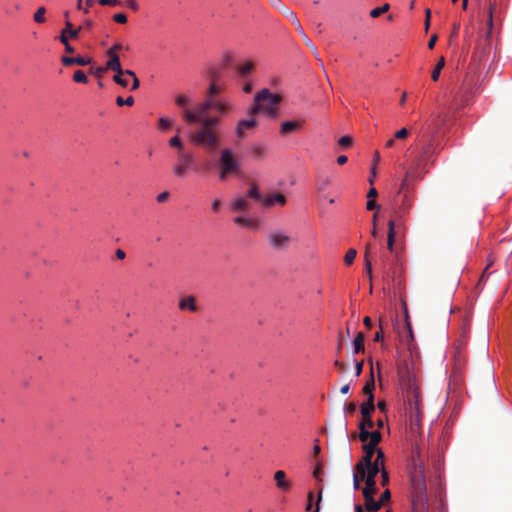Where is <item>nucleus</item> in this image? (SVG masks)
Returning <instances> with one entry per match:
<instances>
[{"label":"nucleus","mask_w":512,"mask_h":512,"mask_svg":"<svg viewBox=\"0 0 512 512\" xmlns=\"http://www.w3.org/2000/svg\"><path fill=\"white\" fill-rule=\"evenodd\" d=\"M330 185L329 179H322L318 182L317 189L319 192L324 191Z\"/></svg>","instance_id":"obj_57"},{"label":"nucleus","mask_w":512,"mask_h":512,"mask_svg":"<svg viewBox=\"0 0 512 512\" xmlns=\"http://www.w3.org/2000/svg\"><path fill=\"white\" fill-rule=\"evenodd\" d=\"M412 200L410 199V196L407 191L403 193V199L401 204L398 208L394 209L390 220H396L397 223L403 222L404 223V217L406 214H408L410 208L412 207Z\"/></svg>","instance_id":"obj_12"},{"label":"nucleus","mask_w":512,"mask_h":512,"mask_svg":"<svg viewBox=\"0 0 512 512\" xmlns=\"http://www.w3.org/2000/svg\"><path fill=\"white\" fill-rule=\"evenodd\" d=\"M382 439L381 433L376 432L373 435V439H371L368 443L363 444L362 449L364 452V455L362 459L359 462H365V464H370V461H374L373 457L376 454L378 455V451L380 450L377 448L378 444L380 443Z\"/></svg>","instance_id":"obj_8"},{"label":"nucleus","mask_w":512,"mask_h":512,"mask_svg":"<svg viewBox=\"0 0 512 512\" xmlns=\"http://www.w3.org/2000/svg\"><path fill=\"white\" fill-rule=\"evenodd\" d=\"M357 405L355 402H350L345 406V411L349 414H353L356 411Z\"/></svg>","instance_id":"obj_61"},{"label":"nucleus","mask_w":512,"mask_h":512,"mask_svg":"<svg viewBox=\"0 0 512 512\" xmlns=\"http://www.w3.org/2000/svg\"><path fill=\"white\" fill-rule=\"evenodd\" d=\"M109 57V60L106 62V65H105V69L106 71L107 70H112L114 71L115 73H120L122 74V66H121V63H120V58L119 56H112V55H107Z\"/></svg>","instance_id":"obj_21"},{"label":"nucleus","mask_w":512,"mask_h":512,"mask_svg":"<svg viewBox=\"0 0 512 512\" xmlns=\"http://www.w3.org/2000/svg\"><path fill=\"white\" fill-rule=\"evenodd\" d=\"M366 207L368 210H374L376 209L378 206L376 204V202L373 200V199H369L366 203Z\"/></svg>","instance_id":"obj_63"},{"label":"nucleus","mask_w":512,"mask_h":512,"mask_svg":"<svg viewBox=\"0 0 512 512\" xmlns=\"http://www.w3.org/2000/svg\"><path fill=\"white\" fill-rule=\"evenodd\" d=\"M234 222L238 225L249 227V228H257L258 227L257 221L250 219V218L236 217L234 219Z\"/></svg>","instance_id":"obj_28"},{"label":"nucleus","mask_w":512,"mask_h":512,"mask_svg":"<svg viewBox=\"0 0 512 512\" xmlns=\"http://www.w3.org/2000/svg\"><path fill=\"white\" fill-rule=\"evenodd\" d=\"M281 99L279 94H273L266 88L262 89L254 96V104L248 109L247 114L257 115L260 112H265L271 118H275Z\"/></svg>","instance_id":"obj_4"},{"label":"nucleus","mask_w":512,"mask_h":512,"mask_svg":"<svg viewBox=\"0 0 512 512\" xmlns=\"http://www.w3.org/2000/svg\"><path fill=\"white\" fill-rule=\"evenodd\" d=\"M268 241L273 249L282 251L288 249L291 237L281 231H272L268 236Z\"/></svg>","instance_id":"obj_11"},{"label":"nucleus","mask_w":512,"mask_h":512,"mask_svg":"<svg viewBox=\"0 0 512 512\" xmlns=\"http://www.w3.org/2000/svg\"><path fill=\"white\" fill-rule=\"evenodd\" d=\"M113 80L115 83H117L118 85H120L123 88H126L128 86V80L125 79L124 76L120 73H116L113 76Z\"/></svg>","instance_id":"obj_43"},{"label":"nucleus","mask_w":512,"mask_h":512,"mask_svg":"<svg viewBox=\"0 0 512 512\" xmlns=\"http://www.w3.org/2000/svg\"><path fill=\"white\" fill-rule=\"evenodd\" d=\"M220 206H221V202H220V200H219V199H215V200L212 202V206H211V208H212V210H213L214 212H218V211H219V209H220Z\"/></svg>","instance_id":"obj_64"},{"label":"nucleus","mask_w":512,"mask_h":512,"mask_svg":"<svg viewBox=\"0 0 512 512\" xmlns=\"http://www.w3.org/2000/svg\"><path fill=\"white\" fill-rule=\"evenodd\" d=\"M499 12H500V8L497 5V0L490 1L489 11H488L489 16L494 17Z\"/></svg>","instance_id":"obj_44"},{"label":"nucleus","mask_w":512,"mask_h":512,"mask_svg":"<svg viewBox=\"0 0 512 512\" xmlns=\"http://www.w3.org/2000/svg\"><path fill=\"white\" fill-rule=\"evenodd\" d=\"M287 200L285 195L281 193H274L266 196L262 200L263 206L266 208H271L274 205L284 206L286 204Z\"/></svg>","instance_id":"obj_16"},{"label":"nucleus","mask_w":512,"mask_h":512,"mask_svg":"<svg viewBox=\"0 0 512 512\" xmlns=\"http://www.w3.org/2000/svg\"><path fill=\"white\" fill-rule=\"evenodd\" d=\"M252 155L255 158H263L265 156V148L261 145H256L252 148Z\"/></svg>","instance_id":"obj_42"},{"label":"nucleus","mask_w":512,"mask_h":512,"mask_svg":"<svg viewBox=\"0 0 512 512\" xmlns=\"http://www.w3.org/2000/svg\"><path fill=\"white\" fill-rule=\"evenodd\" d=\"M59 40L65 46V51L67 53H73L75 51L74 48L69 44L68 37L65 35V33L60 34Z\"/></svg>","instance_id":"obj_41"},{"label":"nucleus","mask_w":512,"mask_h":512,"mask_svg":"<svg viewBox=\"0 0 512 512\" xmlns=\"http://www.w3.org/2000/svg\"><path fill=\"white\" fill-rule=\"evenodd\" d=\"M113 20L119 24L127 23V16L124 13H117L113 16Z\"/></svg>","instance_id":"obj_52"},{"label":"nucleus","mask_w":512,"mask_h":512,"mask_svg":"<svg viewBox=\"0 0 512 512\" xmlns=\"http://www.w3.org/2000/svg\"><path fill=\"white\" fill-rule=\"evenodd\" d=\"M81 30V27L74 29L71 22L67 21L65 28L61 31V33H65L68 38L76 39L79 36V32Z\"/></svg>","instance_id":"obj_25"},{"label":"nucleus","mask_w":512,"mask_h":512,"mask_svg":"<svg viewBox=\"0 0 512 512\" xmlns=\"http://www.w3.org/2000/svg\"><path fill=\"white\" fill-rule=\"evenodd\" d=\"M356 255H357V251L353 248H350L347 252H346V255L344 257V262L346 265H351L355 258H356Z\"/></svg>","instance_id":"obj_39"},{"label":"nucleus","mask_w":512,"mask_h":512,"mask_svg":"<svg viewBox=\"0 0 512 512\" xmlns=\"http://www.w3.org/2000/svg\"><path fill=\"white\" fill-rule=\"evenodd\" d=\"M222 90V85L218 83V73L211 72L205 99L197 103L193 110H186L184 113V122L190 125L200 124L199 128L188 133L190 142L206 150H216L220 146L221 138L217 130L220 118L234 109L231 101L215 98Z\"/></svg>","instance_id":"obj_1"},{"label":"nucleus","mask_w":512,"mask_h":512,"mask_svg":"<svg viewBox=\"0 0 512 512\" xmlns=\"http://www.w3.org/2000/svg\"><path fill=\"white\" fill-rule=\"evenodd\" d=\"M254 69V63L252 61H247L245 62L242 66H239L237 68L238 70V73L244 77L246 75H248L249 73H251Z\"/></svg>","instance_id":"obj_32"},{"label":"nucleus","mask_w":512,"mask_h":512,"mask_svg":"<svg viewBox=\"0 0 512 512\" xmlns=\"http://www.w3.org/2000/svg\"><path fill=\"white\" fill-rule=\"evenodd\" d=\"M125 5L133 11H138L140 8L139 3L136 0H126Z\"/></svg>","instance_id":"obj_54"},{"label":"nucleus","mask_w":512,"mask_h":512,"mask_svg":"<svg viewBox=\"0 0 512 512\" xmlns=\"http://www.w3.org/2000/svg\"><path fill=\"white\" fill-rule=\"evenodd\" d=\"M91 62H92V59L89 57L85 58V57L78 56V57H75L74 64H77L80 66H85V65L91 64Z\"/></svg>","instance_id":"obj_48"},{"label":"nucleus","mask_w":512,"mask_h":512,"mask_svg":"<svg viewBox=\"0 0 512 512\" xmlns=\"http://www.w3.org/2000/svg\"><path fill=\"white\" fill-rule=\"evenodd\" d=\"M274 480L276 487L282 492H288L292 487L291 481L286 478V473L283 470L274 473Z\"/></svg>","instance_id":"obj_15"},{"label":"nucleus","mask_w":512,"mask_h":512,"mask_svg":"<svg viewBox=\"0 0 512 512\" xmlns=\"http://www.w3.org/2000/svg\"><path fill=\"white\" fill-rule=\"evenodd\" d=\"M99 5L101 6H117L120 5V0H98Z\"/></svg>","instance_id":"obj_53"},{"label":"nucleus","mask_w":512,"mask_h":512,"mask_svg":"<svg viewBox=\"0 0 512 512\" xmlns=\"http://www.w3.org/2000/svg\"><path fill=\"white\" fill-rule=\"evenodd\" d=\"M116 103L118 106H123V105L132 106L134 104V98L132 96H129L128 98H126L124 100L121 96H119L116 99Z\"/></svg>","instance_id":"obj_45"},{"label":"nucleus","mask_w":512,"mask_h":512,"mask_svg":"<svg viewBox=\"0 0 512 512\" xmlns=\"http://www.w3.org/2000/svg\"><path fill=\"white\" fill-rule=\"evenodd\" d=\"M169 145L171 147H175L177 148V155L180 154V151H185L184 150V147H183V143H182V140L180 139V137L178 135L172 137L170 140H169Z\"/></svg>","instance_id":"obj_33"},{"label":"nucleus","mask_w":512,"mask_h":512,"mask_svg":"<svg viewBox=\"0 0 512 512\" xmlns=\"http://www.w3.org/2000/svg\"><path fill=\"white\" fill-rule=\"evenodd\" d=\"M359 440L365 444V443H368L371 439H373V435L374 433L376 432H379L378 430H375V431H369V429H366V428H359Z\"/></svg>","instance_id":"obj_27"},{"label":"nucleus","mask_w":512,"mask_h":512,"mask_svg":"<svg viewBox=\"0 0 512 512\" xmlns=\"http://www.w3.org/2000/svg\"><path fill=\"white\" fill-rule=\"evenodd\" d=\"M411 177V173L407 172L405 175V178L402 180L401 187L399 189V194H402L405 192V188L408 185V179Z\"/></svg>","instance_id":"obj_59"},{"label":"nucleus","mask_w":512,"mask_h":512,"mask_svg":"<svg viewBox=\"0 0 512 512\" xmlns=\"http://www.w3.org/2000/svg\"><path fill=\"white\" fill-rule=\"evenodd\" d=\"M354 352L359 353L364 351V334L359 332L354 339Z\"/></svg>","instance_id":"obj_29"},{"label":"nucleus","mask_w":512,"mask_h":512,"mask_svg":"<svg viewBox=\"0 0 512 512\" xmlns=\"http://www.w3.org/2000/svg\"><path fill=\"white\" fill-rule=\"evenodd\" d=\"M122 49H123V46H122V44H121V43H115L113 46H111V47L108 49V51H107V53H106V54H107V55H112V56H113V55H114V56H119V55H118V52H119L120 50H122Z\"/></svg>","instance_id":"obj_46"},{"label":"nucleus","mask_w":512,"mask_h":512,"mask_svg":"<svg viewBox=\"0 0 512 512\" xmlns=\"http://www.w3.org/2000/svg\"><path fill=\"white\" fill-rule=\"evenodd\" d=\"M397 373L399 383L406 393L407 412H422V393L413 367L406 362L402 363L398 366Z\"/></svg>","instance_id":"obj_2"},{"label":"nucleus","mask_w":512,"mask_h":512,"mask_svg":"<svg viewBox=\"0 0 512 512\" xmlns=\"http://www.w3.org/2000/svg\"><path fill=\"white\" fill-rule=\"evenodd\" d=\"M274 7H277L287 19L295 26L298 33L302 36L307 46H309L313 51H316L315 46L312 44L311 40L305 34L296 14L289 10L281 1L280 4L276 2V4H272Z\"/></svg>","instance_id":"obj_7"},{"label":"nucleus","mask_w":512,"mask_h":512,"mask_svg":"<svg viewBox=\"0 0 512 512\" xmlns=\"http://www.w3.org/2000/svg\"><path fill=\"white\" fill-rule=\"evenodd\" d=\"M385 455L382 450L378 451V455L375 457L374 461H370V464H365V462H358L357 464H362L364 466V471H366V477L375 478L378 473H381L384 468Z\"/></svg>","instance_id":"obj_10"},{"label":"nucleus","mask_w":512,"mask_h":512,"mask_svg":"<svg viewBox=\"0 0 512 512\" xmlns=\"http://www.w3.org/2000/svg\"><path fill=\"white\" fill-rule=\"evenodd\" d=\"M169 195L170 194L168 191H164V192L158 194L156 199L159 203H163L169 198Z\"/></svg>","instance_id":"obj_60"},{"label":"nucleus","mask_w":512,"mask_h":512,"mask_svg":"<svg viewBox=\"0 0 512 512\" xmlns=\"http://www.w3.org/2000/svg\"><path fill=\"white\" fill-rule=\"evenodd\" d=\"M409 417V430L414 436L420 434L422 412H407Z\"/></svg>","instance_id":"obj_14"},{"label":"nucleus","mask_w":512,"mask_h":512,"mask_svg":"<svg viewBox=\"0 0 512 512\" xmlns=\"http://www.w3.org/2000/svg\"><path fill=\"white\" fill-rule=\"evenodd\" d=\"M248 119H241L237 122L235 128V134L239 140L243 139L247 132L252 131L256 128L258 122L254 118L255 115H249Z\"/></svg>","instance_id":"obj_13"},{"label":"nucleus","mask_w":512,"mask_h":512,"mask_svg":"<svg viewBox=\"0 0 512 512\" xmlns=\"http://www.w3.org/2000/svg\"><path fill=\"white\" fill-rule=\"evenodd\" d=\"M383 505L379 501H375L374 498H370L369 500H365V509L367 512H376Z\"/></svg>","instance_id":"obj_30"},{"label":"nucleus","mask_w":512,"mask_h":512,"mask_svg":"<svg viewBox=\"0 0 512 512\" xmlns=\"http://www.w3.org/2000/svg\"><path fill=\"white\" fill-rule=\"evenodd\" d=\"M61 61L65 66H71L74 64L75 57L63 56Z\"/></svg>","instance_id":"obj_62"},{"label":"nucleus","mask_w":512,"mask_h":512,"mask_svg":"<svg viewBox=\"0 0 512 512\" xmlns=\"http://www.w3.org/2000/svg\"><path fill=\"white\" fill-rule=\"evenodd\" d=\"M171 126V121L168 118H160L159 119V128L161 130H167Z\"/></svg>","instance_id":"obj_51"},{"label":"nucleus","mask_w":512,"mask_h":512,"mask_svg":"<svg viewBox=\"0 0 512 512\" xmlns=\"http://www.w3.org/2000/svg\"><path fill=\"white\" fill-rule=\"evenodd\" d=\"M179 309L180 310H187L190 312H196L198 307L196 304V300L193 296H186L180 299L179 301Z\"/></svg>","instance_id":"obj_17"},{"label":"nucleus","mask_w":512,"mask_h":512,"mask_svg":"<svg viewBox=\"0 0 512 512\" xmlns=\"http://www.w3.org/2000/svg\"><path fill=\"white\" fill-rule=\"evenodd\" d=\"M175 104L181 108L183 111H182V119L184 120V113L186 110H193V107L192 108H188V104H189V98L184 95V94H180L178 95L176 98H175Z\"/></svg>","instance_id":"obj_24"},{"label":"nucleus","mask_w":512,"mask_h":512,"mask_svg":"<svg viewBox=\"0 0 512 512\" xmlns=\"http://www.w3.org/2000/svg\"><path fill=\"white\" fill-rule=\"evenodd\" d=\"M408 135H409V131H408V129H406V128H402V129L398 130V131L395 133L394 137H395L396 139H398V140H403V139H406V138L408 137Z\"/></svg>","instance_id":"obj_50"},{"label":"nucleus","mask_w":512,"mask_h":512,"mask_svg":"<svg viewBox=\"0 0 512 512\" xmlns=\"http://www.w3.org/2000/svg\"><path fill=\"white\" fill-rule=\"evenodd\" d=\"M219 167V179L224 181L228 175L239 172L240 164L234 157L233 152L230 149H225L220 154Z\"/></svg>","instance_id":"obj_6"},{"label":"nucleus","mask_w":512,"mask_h":512,"mask_svg":"<svg viewBox=\"0 0 512 512\" xmlns=\"http://www.w3.org/2000/svg\"><path fill=\"white\" fill-rule=\"evenodd\" d=\"M405 232V225L403 222L397 223L396 220H389L388 222V235H387V248L390 252L394 250V243L397 238L402 237Z\"/></svg>","instance_id":"obj_9"},{"label":"nucleus","mask_w":512,"mask_h":512,"mask_svg":"<svg viewBox=\"0 0 512 512\" xmlns=\"http://www.w3.org/2000/svg\"><path fill=\"white\" fill-rule=\"evenodd\" d=\"M247 196L249 198H252V199L257 200V201H261L262 202V200H263V198L261 197V194H260L259 189H258L256 184H252L251 185V187H250V189L248 191Z\"/></svg>","instance_id":"obj_36"},{"label":"nucleus","mask_w":512,"mask_h":512,"mask_svg":"<svg viewBox=\"0 0 512 512\" xmlns=\"http://www.w3.org/2000/svg\"><path fill=\"white\" fill-rule=\"evenodd\" d=\"M362 492L364 499L369 500L371 497L374 498V495L378 492V488L377 486H365Z\"/></svg>","instance_id":"obj_37"},{"label":"nucleus","mask_w":512,"mask_h":512,"mask_svg":"<svg viewBox=\"0 0 512 512\" xmlns=\"http://www.w3.org/2000/svg\"><path fill=\"white\" fill-rule=\"evenodd\" d=\"M353 139L350 136H343L338 140V144L343 147L347 148L352 145Z\"/></svg>","instance_id":"obj_47"},{"label":"nucleus","mask_w":512,"mask_h":512,"mask_svg":"<svg viewBox=\"0 0 512 512\" xmlns=\"http://www.w3.org/2000/svg\"><path fill=\"white\" fill-rule=\"evenodd\" d=\"M390 8V5L388 3L382 5L381 7L374 8L370 11V16L372 18H377L380 15L386 13Z\"/></svg>","instance_id":"obj_34"},{"label":"nucleus","mask_w":512,"mask_h":512,"mask_svg":"<svg viewBox=\"0 0 512 512\" xmlns=\"http://www.w3.org/2000/svg\"><path fill=\"white\" fill-rule=\"evenodd\" d=\"M391 499V493H390V490L386 489L380 499H379V502L382 504V505H385L386 502H388L389 500Z\"/></svg>","instance_id":"obj_55"},{"label":"nucleus","mask_w":512,"mask_h":512,"mask_svg":"<svg viewBox=\"0 0 512 512\" xmlns=\"http://www.w3.org/2000/svg\"><path fill=\"white\" fill-rule=\"evenodd\" d=\"M365 476L366 471H364V466L362 464H356L353 474V487L355 490L360 488V483L364 481Z\"/></svg>","instance_id":"obj_19"},{"label":"nucleus","mask_w":512,"mask_h":512,"mask_svg":"<svg viewBox=\"0 0 512 512\" xmlns=\"http://www.w3.org/2000/svg\"><path fill=\"white\" fill-rule=\"evenodd\" d=\"M389 483V474L385 467L381 471V485L386 486Z\"/></svg>","instance_id":"obj_56"},{"label":"nucleus","mask_w":512,"mask_h":512,"mask_svg":"<svg viewBox=\"0 0 512 512\" xmlns=\"http://www.w3.org/2000/svg\"><path fill=\"white\" fill-rule=\"evenodd\" d=\"M321 474H322V467H321V464H320V463H318V464L315 466L314 470H313V477H314L315 479H317L318 481H322V479H321V477H320V475H321Z\"/></svg>","instance_id":"obj_58"},{"label":"nucleus","mask_w":512,"mask_h":512,"mask_svg":"<svg viewBox=\"0 0 512 512\" xmlns=\"http://www.w3.org/2000/svg\"><path fill=\"white\" fill-rule=\"evenodd\" d=\"M73 80L77 83H83V84L88 83V77L82 70L75 71V73L73 75Z\"/></svg>","instance_id":"obj_38"},{"label":"nucleus","mask_w":512,"mask_h":512,"mask_svg":"<svg viewBox=\"0 0 512 512\" xmlns=\"http://www.w3.org/2000/svg\"><path fill=\"white\" fill-rule=\"evenodd\" d=\"M373 426H374V422L372 420V416L362 417V419L359 423V428L371 429V428H373Z\"/></svg>","instance_id":"obj_40"},{"label":"nucleus","mask_w":512,"mask_h":512,"mask_svg":"<svg viewBox=\"0 0 512 512\" xmlns=\"http://www.w3.org/2000/svg\"><path fill=\"white\" fill-rule=\"evenodd\" d=\"M91 74L95 75L96 77H102L103 74L106 72L105 66L104 67H91L90 71Z\"/></svg>","instance_id":"obj_49"},{"label":"nucleus","mask_w":512,"mask_h":512,"mask_svg":"<svg viewBox=\"0 0 512 512\" xmlns=\"http://www.w3.org/2000/svg\"><path fill=\"white\" fill-rule=\"evenodd\" d=\"M424 460L418 450L413 453V471L411 472V483L413 489L412 505L414 509L426 510L427 495L425 482Z\"/></svg>","instance_id":"obj_3"},{"label":"nucleus","mask_w":512,"mask_h":512,"mask_svg":"<svg viewBox=\"0 0 512 512\" xmlns=\"http://www.w3.org/2000/svg\"><path fill=\"white\" fill-rule=\"evenodd\" d=\"M371 249H372L371 244H367L365 247V255H364L365 271L368 274V277L370 280L372 279V263L370 260Z\"/></svg>","instance_id":"obj_23"},{"label":"nucleus","mask_w":512,"mask_h":512,"mask_svg":"<svg viewBox=\"0 0 512 512\" xmlns=\"http://www.w3.org/2000/svg\"><path fill=\"white\" fill-rule=\"evenodd\" d=\"M231 208L233 211L245 212L250 209V203L248 202L247 199L243 197H238L232 202Z\"/></svg>","instance_id":"obj_22"},{"label":"nucleus","mask_w":512,"mask_h":512,"mask_svg":"<svg viewBox=\"0 0 512 512\" xmlns=\"http://www.w3.org/2000/svg\"><path fill=\"white\" fill-rule=\"evenodd\" d=\"M360 410L362 417L372 416V413L375 410L374 401L369 402L368 400H366L364 403L361 404Z\"/></svg>","instance_id":"obj_26"},{"label":"nucleus","mask_w":512,"mask_h":512,"mask_svg":"<svg viewBox=\"0 0 512 512\" xmlns=\"http://www.w3.org/2000/svg\"><path fill=\"white\" fill-rule=\"evenodd\" d=\"M45 13H46V8L45 7H39L36 12L34 13V21L36 23H39V24H42L45 22Z\"/></svg>","instance_id":"obj_35"},{"label":"nucleus","mask_w":512,"mask_h":512,"mask_svg":"<svg viewBox=\"0 0 512 512\" xmlns=\"http://www.w3.org/2000/svg\"><path fill=\"white\" fill-rule=\"evenodd\" d=\"M172 174L177 179H184L191 171H197L194 154L189 151H180L177 161L171 166Z\"/></svg>","instance_id":"obj_5"},{"label":"nucleus","mask_w":512,"mask_h":512,"mask_svg":"<svg viewBox=\"0 0 512 512\" xmlns=\"http://www.w3.org/2000/svg\"><path fill=\"white\" fill-rule=\"evenodd\" d=\"M374 389H375V380H374V375H373V368H371L370 378H369V380H367V382L365 383V385L362 389L363 394L367 395V400L369 402L374 401V394H373Z\"/></svg>","instance_id":"obj_18"},{"label":"nucleus","mask_w":512,"mask_h":512,"mask_svg":"<svg viewBox=\"0 0 512 512\" xmlns=\"http://www.w3.org/2000/svg\"><path fill=\"white\" fill-rule=\"evenodd\" d=\"M444 66H445V58L441 57L439 59L438 63L436 64L435 68L432 71L431 78L433 81H437L439 79L441 70L443 69Z\"/></svg>","instance_id":"obj_31"},{"label":"nucleus","mask_w":512,"mask_h":512,"mask_svg":"<svg viewBox=\"0 0 512 512\" xmlns=\"http://www.w3.org/2000/svg\"><path fill=\"white\" fill-rule=\"evenodd\" d=\"M303 121H286L280 126L281 134H289L295 132L301 128Z\"/></svg>","instance_id":"obj_20"}]
</instances>
